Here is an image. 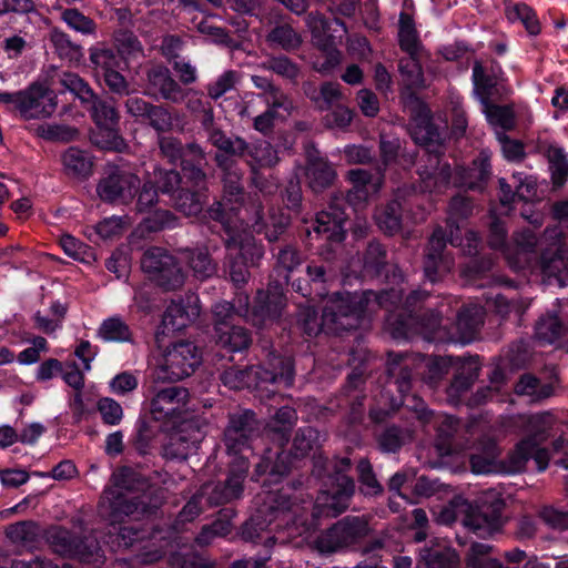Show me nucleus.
Listing matches in <instances>:
<instances>
[{
    "mask_svg": "<svg viewBox=\"0 0 568 568\" xmlns=\"http://www.w3.org/2000/svg\"><path fill=\"white\" fill-rule=\"evenodd\" d=\"M349 466L348 458L335 463L334 475L328 477L325 484L327 488L317 496L308 524L303 518L305 508L292 503L283 489L278 493L264 491L263 507L245 526L246 538L256 542L264 541L267 547L276 541L287 542L296 536H303L304 540H308L318 517H336L348 507L355 489L354 481L345 475Z\"/></svg>",
    "mask_w": 568,
    "mask_h": 568,
    "instance_id": "nucleus-1",
    "label": "nucleus"
},
{
    "mask_svg": "<svg viewBox=\"0 0 568 568\" xmlns=\"http://www.w3.org/2000/svg\"><path fill=\"white\" fill-rule=\"evenodd\" d=\"M403 303V290L392 288L377 295L372 291L362 293H336L325 301L322 322L311 305L304 306L298 313V325L310 336L322 329L338 334L357 328L364 317L379 307H394Z\"/></svg>",
    "mask_w": 568,
    "mask_h": 568,
    "instance_id": "nucleus-2",
    "label": "nucleus"
},
{
    "mask_svg": "<svg viewBox=\"0 0 568 568\" xmlns=\"http://www.w3.org/2000/svg\"><path fill=\"white\" fill-rule=\"evenodd\" d=\"M210 216L220 221L227 235L225 245L230 261V277L235 285H241L248 278V267L256 265L263 256V247L255 243L252 234L243 226L251 224L257 233L264 230L261 203L258 200H252L250 203L224 206L216 204L210 210Z\"/></svg>",
    "mask_w": 568,
    "mask_h": 568,
    "instance_id": "nucleus-3",
    "label": "nucleus"
},
{
    "mask_svg": "<svg viewBox=\"0 0 568 568\" xmlns=\"http://www.w3.org/2000/svg\"><path fill=\"white\" fill-rule=\"evenodd\" d=\"M254 413L245 410L230 417L229 426L224 433L225 445L229 454L233 455L231 469L223 487L206 484L200 494L193 496L183 507L179 515V521H191L202 511L201 500L206 496L210 505H219L239 498L243 491V483L248 469L246 456H239L248 449V440L254 433Z\"/></svg>",
    "mask_w": 568,
    "mask_h": 568,
    "instance_id": "nucleus-4",
    "label": "nucleus"
},
{
    "mask_svg": "<svg viewBox=\"0 0 568 568\" xmlns=\"http://www.w3.org/2000/svg\"><path fill=\"white\" fill-rule=\"evenodd\" d=\"M412 136L417 144L427 146V162L423 169H419L420 191L430 194H438L444 192L447 186L453 184L456 186L467 189H478L490 174L489 155L481 152L479 156L474 160L473 166L457 168L452 175L450 168L446 163H442L437 154H433L435 149H430L433 143L439 138V134L432 126L428 116L426 115L420 121L416 122L412 129Z\"/></svg>",
    "mask_w": 568,
    "mask_h": 568,
    "instance_id": "nucleus-5",
    "label": "nucleus"
},
{
    "mask_svg": "<svg viewBox=\"0 0 568 568\" xmlns=\"http://www.w3.org/2000/svg\"><path fill=\"white\" fill-rule=\"evenodd\" d=\"M423 298H425L424 292H412L403 305L408 313L407 317L402 318L400 316L395 318L394 315L387 317V327L390 329L394 338H409L414 334H423L428 341L460 344H468L475 338L476 332L484 320L485 310L481 305L469 304L458 312L456 321L457 335L455 336L448 333H440L442 328L446 326L443 325V318L438 313H430L429 317L423 320H418V317L412 314L410 307Z\"/></svg>",
    "mask_w": 568,
    "mask_h": 568,
    "instance_id": "nucleus-6",
    "label": "nucleus"
},
{
    "mask_svg": "<svg viewBox=\"0 0 568 568\" xmlns=\"http://www.w3.org/2000/svg\"><path fill=\"white\" fill-rule=\"evenodd\" d=\"M189 397L186 388L171 386L154 392L151 399V414L154 419L173 425L163 447L166 458L185 459L197 449L203 439L204 435L197 423L190 418Z\"/></svg>",
    "mask_w": 568,
    "mask_h": 568,
    "instance_id": "nucleus-7",
    "label": "nucleus"
},
{
    "mask_svg": "<svg viewBox=\"0 0 568 568\" xmlns=\"http://www.w3.org/2000/svg\"><path fill=\"white\" fill-rule=\"evenodd\" d=\"M530 435L520 440L508 458L507 470L510 473L521 471L532 460L538 471H544L549 463V454L540 447V443L556 432L564 430L557 418L550 413L536 414L527 420Z\"/></svg>",
    "mask_w": 568,
    "mask_h": 568,
    "instance_id": "nucleus-8",
    "label": "nucleus"
},
{
    "mask_svg": "<svg viewBox=\"0 0 568 568\" xmlns=\"http://www.w3.org/2000/svg\"><path fill=\"white\" fill-rule=\"evenodd\" d=\"M408 358L402 354L394 355L389 364L388 373L390 376L396 377L398 390L403 394V405L413 408L419 419L426 423H432L438 433L437 449L440 455H449L453 453V447L448 439L457 430L458 420L453 416L445 414H434L429 412L425 403L415 396H408L405 393L409 389L412 374L407 371V366H402V362Z\"/></svg>",
    "mask_w": 568,
    "mask_h": 568,
    "instance_id": "nucleus-9",
    "label": "nucleus"
},
{
    "mask_svg": "<svg viewBox=\"0 0 568 568\" xmlns=\"http://www.w3.org/2000/svg\"><path fill=\"white\" fill-rule=\"evenodd\" d=\"M140 481L130 468H121L112 475V486L104 490L100 508L112 523L121 521L123 516L145 511V505L136 496L129 494L139 489Z\"/></svg>",
    "mask_w": 568,
    "mask_h": 568,
    "instance_id": "nucleus-10",
    "label": "nucleus"
},
{
    "mask_svg": "<svg viewBox=\"0 0 568 568\" xmlns=\"http://www.w3.org/2000/svg\"><path fill=\"white\" fill-rule=\"evenodd\" d=\"M200 363L196 345L189 341L173 342L154 357L152 376L156 382H179L189 377Z\"/></svg>",
    "mask_w": 568,
    "mask_h": 568,
    "instance_id": "nucleus-11",
    "label": "nucleus"
},
{
    "mask_svg": "<svg viewBox=\"0 0 568 568\" xmlns=\"http://www.w3.org/2000/svg\"><path fill=\"white\" fill-rule=\"evenodd\" d=\"M236 315L244 317L257 328L271 326L280 318L286 305L281 283H271L267 291H258L254 306L250 310L247 294L237 293L232 303Z\"/></svg>",
    "mask_w": 568,
    "mask_h": 568,
    "instance_id": "nucleus-12",
    "label": "nucleus"
},
{
    "mask_svg": "<svg viewBox=\"0 0 568 568\" xmlns=\"http://www.w3.org/2000/svg\"><path fill=\"white\" fill-rule=\"evenodd\" d=\"M270 366L272 369L263 367H251L248 369H237L231 367L226 369L222 376V383L231 389H241L253 386V378H256L255 387L262 388L263 384H283L291 386L294 381V371L291 358L274 356Z\"/></svg>",
    "mask_w": 568,
    "mask_h": 568,
    "instance_id": "nucleus-13",
    "label": "nucleus"
},
{
    "mask_svg": "<svg viewBox=\"0 0 568 568\" xmlns=\"http://www.w3.org/2000/svg\"><path fill=\"white\" fill-rule=\"evenodd\" d=\"M212 143L219 148L220 152L216 154V161L220 168L225 172L224 174V196L222 202L217 204L231 205L245 203L242 195V186L240 183L241 173L234 166L232 155H244L247 149L246 143L242 139L234 141L225 136L220 131H214L210 135Z\"/></svg>",
    "mask_w": 568,
    "mask_h": 568,
    "instance_id": "nucleus-14",
    "label": "nucleus"
},
{
    "mask_svg": "<svg viewBox=\"0 0 568 568\" xmlns=\"http://www.w3.org/2000/svg\"><path fill=\"white\" fill-rule=\"evenodd\" d=\"M460 508L465 510L463 525L478 537H489L503 526L504 501L494 489L483 494L476 508L466 503H463Z\"/></svg>",
    "mask_w": 568,
    "mask_h": 568,
    "instance_id": "nucleus-15",
    "label": "nucleus"
},
{
    "mask_svg": "<svg viewBox=\"0 0 568 568\" xmlns=\"http://www.w3.org/2000/svg\"><path fill=\"white\" fill-rule=\"evenodd\" d=\"M505 239L506 230L504 224L499 220H494L490 224V246L503 252L510 267L523 270L528 266L534 255V247L537 244L536 235L531 231L518 233L511 246L506 244Z\"/></svg>",
    "mask_w": 568,
    "mask_h": 568,
    "instance_id": "nucleus-16",
    "label": "nucleus"
},
{
    "mask_svg": "<svg viewBox=\"0 0 568 568\" xmlns=\"http://www.w3.org/2000/svg\"><path fill=\"white\" fill-rule=\"evenodd\" d=\"M89 59L95 74L102 77L109 90L119 95L130 93V84L121 73L123 58L104 43H98L89 49Z\"/></svg>",
    "mask_w": 568,
    "mask_h": 568,
    "instance_id": "nucleus-17",
    "label": "nucleus"
},
{
    "mask_svg": "<svg viewBox=\"0 0 568 568\" xmlns=\"http://www.w3.org/2000/svg\"><path fill=\"white\" fill-rule=\"evenodd\" d=\"M371 532L365 517L347 516L320 536L316 547L321 552H333L359 544Z\"/></svg>",
    "mask_w": 568,
    "mask_h": 568,
    "instance_id": "nucleus-18",
    "label": "nucleus"
},
{
    "mask_svg": "<svg viewBox=\"0 0 568 568\" xmlns=\"http://www.w3.org/2000/svg\"><path fill=\"white\" fill-rule=\"evenodd\" d=\"M474 93L483 105V112L487 121L495 128L509 130L515 124V114L511 108L490 104L488 97L493 87L497 84V78L486 75L480 63H475L473 69Z\"/></svg>",
    "mask_w": 568,
    "mask_h": 568,
    "instance_id": "nucleus-19",
    "label": "nucleus"
},
{
    "mask_svg": "<svg viewBox=\"0 0 568 568\" xmlns=\"http://www.w3.org/2000/svg\"><path fill=\"white\" fill-rule=\"evenodd\" d=\"M141 266L152 280L166 290L180 287L184 282V273L175 257L160 247L145 251Z\"/></svg>",
    "mask_w": 568,
    "mask_h": 568,
    "instance_id": "nucleus-20",
    "label": "nucleus"
},
{
    "mask_svg": "<svg viewBox=\"0 0 568 568\" xmlns=\"http://www.w3.org/2000/svg\"><path fill=\"white\" fill-rule=\"evenodd\" d=\"M155 180L162 193H174V205L179 211L187 216L197 215L203 207L201 195L191 192L184 187L175 190V186L181 183L180 175L173 170H158L155 171Z\"/></svg>",
    "mask_w": 568,
    "mask_h": 568,
    "instance_id": "nucleus-21",
    "label": "nucleus"
},
{
    "mask_svg": "<svg viewBox=\"0 0 568 568\" xmlns=\"http://www.w3.org/2000/svg\"><path fill=\"white\" fill-rule=\"evenodd\" d=\"M57 97L43 84H31L21 91L19 112L26 119L48 118L54 113Z\"/></svg>",
    "mask_w": 568,
    "mask_h": 568,
    "instance_id": "nucleus-22",
    "label": "nucleus"
},
{
    "mask_svg": "<svg viewBox=\"0 0 568 568\" xmlns=\"http://www.w3.org/2000/svg\"><path fill=\"white\" fill-rule=\"evenodd\" d=\"M471 210L473 206L468 199L464 196H455L450 201L447 219V223L450 230V243L454 246H460L464 253L468 255L477 252L479 237L475 232L467 231L465 237L466 243H463L457 232L463 229L460 222L471 213Z\"/></svg>",
    "mask_w": 568,
    "mask_h": 568,
    "instance_id": "nucleus-23",
    "label": "nucleus"
},
{
    "mask_svg": "<svg viewBox=\"0 0 568 568\" xmlns=\"http://www.w3.org/2000/svg\"><path fill=\"white\" fill-rule=\"evenodd\" d=\"M446 240L442 227H437L428 242L424 261L425 277L434 283L437 282L453 267V260L445 253Z\"/></svg>",
    "mask_w": 568,
    "mask_h": 568,
    "instance_id": "nucleus-24",
    "label": "nucleus"
},
{
    "mask_svg": "<svg viewBox=\"0 0 568 568\" xmlns=\"http://www.w3.org/2000/svg\"><path fill=\"white\" fill-rule=\"evenodd\" d=\"M139 178L125 170H115L102 179L98 185L99 196L106 202H126L134 195Z\"/></svg>",
    "mask_w": 568,
    "mask_h": 568,
    "instance_id": "nucleus-25",
    "label": "nucleus"
},
{
    "mask_svg": "<svg viewBox=\"0 0 568 568\" xmlns=\"http://www.w3.org/2000/svg\"><path fill=\"white\" fill-rule=\"evenodd\" d=\"M201 312L199 297L189 295L180 302H172L165 310L162 318L163 333L176 332L186 327L199 317Z\"/></svg>",
    "mask_w": 568,
    "mask_h": 568,
    "instance_id": "nucleus-26",
    "label": "nucleus"
},
{
    "mask_svg": "<svg viewBox=\"0 0 568 568\" xmlns=\"http://www.w3.org/2000/svg\"><path fill=\"white\" fill-rule=\"evenodd\" d=\"M346 214L336 202L316 215L313 232L332 243H341L345 237Z\"/></svg>",
    "mask_w": 568,
    "mask_h": 568,
    "instance_id": "nucleus-27",
    "label": "nucleus"
},
{
    "mask_svg": "<svg viewBox=\"0 0 568 568\" xmlns=\"http://www.w3.org/2000/svg\"><path fill=\"white\" fill-rule=\"evenodd\" d=\"M348 179L353 184V189L348 192L347 202L354 210L362 207L382 186L379 173L372 175L361 169L351 170Z\"/></svg>",
    "mask_w": 568,
    "mask_h": 568,
    "instance_id": "nucleus-28",
    "label": "nucleus"
},
{
    "mask_svg": "<svg viewBox=\"0 0 568 568\" xmlns=\"http://www.w3.org/2000/svg\"><path fill=\"white\" fill-rule=\"evenodd\" d=\"M267 109L254 116V129L261 133H268L275 122L285 120L293 110L292 101L281 91H273L264 102Z\"/></svg>",
    "mask_w": 568,
    "mask_h": 568,
    "instance_id": "nucleus-29",
    "label": "nucleus"
},
{
    "mask_svg": "<svg viewBox=\"0 0 568 568\" xmlns=\"http://www.w3.org/2000/svg\"><path fill=\"white\" fill-rule=\"evenodd\" d=\"M149 91L160 94L172 102H181L185 98L183 89L173 80L168 68L154 65L148 72Z\"/></svg>",
    "mask_w": 568,
    "mask_h": 568,
    "instance_id": "nucleus-30",
    "label": "nucleus"
},
{
    "mask_svg": "<svg viewBox=\"0 0 568 568\" xmlns=\"http://www.w3.org/2000/svg\"><path fill=\"white\" fill-rule=\"evenodd\" d=\"M306 23L314 42L322 48L329 47L335 38H342L346 33V28L339 19L328 21L320 13H310Z\"/></svg>",
    "mask_w": 568,
    "mask_h": 568,
    "instance_id": "nucleus-31",
    "label": "nucleus"
},
{
    "mask_svg": "<svg viewBox=\"0 0 568 568\" xmlns=\"http://www.w3.org/2000/svg\"><path fill=\"white\" fill-rule=\"evenodd\" d=\"M516 192L506 183L505 179L499 180L500 185V203L506 212L510 210V204L516 197L524 201H531L536 196V179L531 175H524L523 173L513 174Z\"/></svg>",
    "mask_w": 568,
    "mask_h": 568,
    "instance_id": "nucleus-32",
    "label": "nucleus"
},
{
    "mask_svg": "<svg viewBox=\"0 0 568 568\" xmlns=\"http://www.w3.org/2000/svg\"><path fill=\"white\" fill-rule=\"evenodd\" d=\"M458 562V555L445 540L420 550L416 568H450Z\"/></svg>",
    "mask_w": 568,
    "mask_h": 568,
    "instance_id": "nucleus-33",
    "label": "nucleus"
},
{
    "mask_svg": "<svg viewBox=\"0 0 568 568\" xmlns=\"http://www.w3.org/2000/svg\"><path fill=\"white\" fill-rule=\"evenodd\" d=\"M305 176L314 192H322L333 183L336 172L326 159L308 153Z\"/></svg>",
    "mask_w": 568,
    "mask_h": 568,
    "instance_id": "nucleus-34",
    "label": "nucleus"
},
{
    "mask_svg": "<svg viewBox=\"0 0 568 568\" xmlns=\"http://www.w3.org/2000/svg\"><path fill=\"white\" fill-rule=\"evenodd\" d=\"M499 456L495 442L490 438H484L478 443L475 453H471L470 466L475 474H490L498 470L497 459Z\"/></svg>",
    "mask_w": 568,
    "mask_h": 568,
    "instance_id": "nucleus-35",
    "label": "nucleus"
},
{
    "mask_svg": "<svg viewBox=\"0 0 568 568\" xmlns=\"http://www.w3.org/2000/svg\"><path fill=\"white\" fill-rule=\"evenodd\" d=\"M540 270L548 283H552L555 278L559 285H565L568 280L566 252L560 247H557L555 253L545 252L541 256Z\"/></svg>",
    "mask_w": 568,
    "mask_h": 568,
    "instance_id": "nucleus-36",
    "label": "nucleus"
},
{
    "mask_svg": "<svg viewBox=\"0 0 568 568\" xmlns=\"http://www.w3.org/2000/svg\"><path fill=\"white\" fill-rule=\"evenodd\" d=\"M398 42L400 49L408 55L420 53L423 47L418 38L413 18L402 12L398 21Z\"/></svg>",
    "mask_w": 568,
    "mask_h": 568,
    "instance_id": "nucleus-37",
    "label": "nucleus"
},
{
    "mask_svg": "<svg viewBox=\"0 0 568 568\" xmlns=\"http://www.w3.org/2000/svg\"><path fill=\"white\" fill-rule=\"evenodd\" d=\"M62 163L67 174L77 178H85L92 170V159L89 153L73 146L63 153Z\"/></svg>",
    "mask_w": 568,
    "mask_h": 568,
    "instance_id": "nucleus-38",
    "label": "nucleus"
},
{
    "mask_svg": "<svg viewBox=\"0 0 568 568\" xmlns=\"http://www.w3.org/2000/svg\"><path fill=\"white\" fill-rule=\"evenodd\" d=\"M303 90L305 95L313 101L320 110H326L334 102L342 99V92L338 83H323L320 90H317L312 83H305Z\"/></svg>",
    "mask_w": 568,
    "mask_h": 568,
    "instance_id": "nucleus-39",
    "label": "nucleus"
},
{
    "mask_svg": "<svg viewBox=\"0 0 568 568\" xmlns=\"http://www.w3.org/2000/svg\"><path fill=\"white\" fill-rule=\"evenodd\" d=\"M182 258L189 264L197 278H207L216 272V265L210 258L206 248H186L182 251Z\"/></svg>",
    "mask_w": 568,
    "mask_h": 568,
    "instance_id": "nucleus-40",
    "label": "nucleus"
},
{
    "mask_svg": "<svg viewBox=\"0 0 568 568\" xmlns=\"http://www.w3.org/2000/svg\"><path fill=\"white\" fill-rule=\"evenodd\" d=\"M404 192V190H399L394 201L375 213L376 223L385 233L395 234L400 229V215L398 212L402 205L398 203V199H404L402 195Z\"/></svg>",
    "mask_w": 568,
    "mask_h": 568,
    "instance_id": "nucleus-41",
    "label": "nucleus"
},
{
    "mask_svg": "<svg viewBox=\"0 0 568 568\" xmlns=\"http://www.w3.org/2000/svg\"><path fill=\"white\" fill-rule=\"evenodd\" d=\"M546 156L549 163L552 183L562 186L568 180V158L565 151L554 144L547 146Z\"/></svg>",
    "mask_w": 568,
    "mask_h": 568,
    "instance_id": "nucleus-42",
    "label": "nucleus"
},
{
    "mask_svg": "<svg viewBox=\"0 0 568 568\" xmlns=\"http://www.w3.org/2000/svg\"><path fill=\"white\" fill-rule=\"evenodd\" d=\"M217 343L230 352H241L248 347L251 337L248 332L241 326H227L216 332Z\"/></svg>",
    "mask_w": 568,
    "mask_h": 568,
    "instance_id": "nucleus-43",
    "label": "nucleus"
},
{
    "mask_svg": "<svg viewBox=\"0 0 568 568\" xmlns=\"http://www.w3.org/2000/svg\"><path fill=\"white\" fill-rule=\"evenodd\" d=\"M92 142L103 150L121 152L125 149V142L118 131V125L97 128L91 135Z\"/></svg>",
    "mask_w": 568,
    "mask_h": 568,
    "instance_id": "nucleus-44",
    "label": "nucleus"
},
{
    "mask_svg": "<svg viewBox=\"0 0 568 568\" xmlns=\"http://www.w3.org/2000/svg\"><path fill=\"white\" fill-rule=\"evenodd\" d=\"M271 45L284 50H295L302 43V37L291 26L282 24L271 30L267 36Z\"/></svg>",
    "mask_w": 568,
    "mask_h": 568,
    "instance_id": "nucleus-45",
    "label": "nucleus"
},
{
    "mask_svg": "<svg viewBox=\"0 0 568 568\" xmlns=\"http://www.w3.org/2000/svg\"><path fill=\"white\" fill-rule=\"evenodd\" d=\"M98 335L105 342H128L131 338L129 326L118 316L104 320L98 331Z\"/></svg>",
    "mask_w": 568,
    "mask_h": 568,
    "instance_id": "nucleus-46",
    "label": "nucleus"
},
{
    "mask_svg": "<svg viewBox=\"0 0 568 568\" xmlns=\"http://www.w3.org/2000/svg\"><path fill=\"white\" fill-rule=\"evenodd\" d=\"M270 459L271 456H267L257 465L256 474L262 475L267 473V483L276 484L290 469L288 455L284 452L276 453V460L272 465L270 464Z\"/></svg>",
    "mask_w": 568,
    "mask_h": 568,
    "instance_id": "nucleus-47",
    "label": "nucleus"
},
{
    "mask_svg": "<svg viewBox=\"0 0 568 568\" xmlns=\"http://www.w3.org/2000/svg\"><path fill=\"white\" fill-rule=\"evenodd\" d=\"M189 152L193 155L191 160L195 161V164H191L187 159L182 160V170L184 178L187 179L185 184L189 182L196 187H200L204 182L205 174L201 170V165L204 161V155L199 146L191 145Z\"/></svg>",
    "mask_w": 568,
    "mask_h": 568,
    "instance_id": "nucleus-48",
    "label": "nucleus"
},
{
    "mask_svg": "<svg viewBox=\"0 0 568 568\" xmlns=\"http://www.w3.org/2000/svg\"><path fill=\"white\" fill-rule=\"evenodd\" d=\"M399 72L407 87L420 88L424 85L419 53L402 59L399 61Z\"/></svg>",
    "mask_w": 568,
    "mask_h": 568,
    "instance_id": "nucleus-49",
    "label": "nucleus"
},
{
    "mask_svg": "<svg viewBox=\"0 0 568 568\" xmlns=\"http://www.w3.org/2000/svg\"><path fill=\"white\" fill-rule=\"evenodd\" d=\"M565 328L555 314L541 317L536 325V337L548 344L555 343L564 334Z\"/></svg>",
    "mask_w": 568,
    "mask_h": 568,
    "instance_id": "nucleus-50",
    "label": "nucleus"
},
{
    "mask_svg": "<svg viewBox=\"0 0 568 568\" xmlns=\"http://www.w3.org/2000/svg\"><path fill=\"white\" fill-rule=\"evenodd\" d=\"M518 395L528 396L531 402L550 396L552 389L549 385H540L531 375H524L515 387Z\"/></svg>",
    "mask_w": 568,
    "mask_h": 568,
    "instance_id": "nucleus-51",
    "label": "nucleus"
},
{
    "mask_svg": "<svg viewBox=\"0 0 568 568\" xmlns=\"http://www.w3.org/2000/svg\"><path fill=\"white\" fill-rule=\"evenodd\" d=\"M89 103H91V115L97 128L118 125L119 115L112 104L98 99L97 95H94V100Z\"/></svg>",
    "mask_w": 568,
    "mask_h": 568,
    "instance_id": "nucleus-52",
    "label": "nucleus"
},
{
    "mask_svg": "<svg viewBox=\"0 0 568 568\" xmlns=\"http://www.w3.org/2000/svg\"><path fill=\"white\" fill-rule=\"evenodd\" d=\"M61 19L70 29L83 36H92L95 33L97 24L94 21L77 9L63 10Z\"/></svg>",
    "mask_w": 568,
    "mask_h": 568,
    "instance_id": "nucleus-53",
    "label": "nucleus"
},
{
    "mask_svg": "<svg viewBox=\"0 0 568 568\" xmlns=\"http://www.w3.org/2000/svg\"><path fill=\"white\" fill-rule=\"evenodd\" d=\"M245 153L252 159L251 165L253 170H255V165L261 168L272 166L278 160L276 151L266 141H260L250 148L247 146Z\"/></svg>",
    "mask_w": 568,
    "mask_h": 568,
    "instance_id": "nucleus-54",
    "label": "nucleus"
},
{
    "mask_svg": "<svg viewBox=\"0 0 568 568\" xmlns=\"http://www.w3.org/2000/svg\"><path fill=\"white\" fill-rule=\"evenodd\" d=\"M60 83L63 88L75 97H78L83 103H89L94 100V92L90 85L78 74L65 72L60 78Z\"/></svg>",
    "mask_w": 568,
    "mask_h": 568,
    "instance_id": "nucleus-55",
    "label": "nucleus"
},
{
    "mask_svg": "<svg viewBox=\"0 0 568 568\" xmlns=\"http://www.w3.org/2000/svg\"><path fill=\"white\" fill-rule=\"evenodd\" d=\"M491 547L487 544L475 542L471 545L467 565L470 568H501V565L489 557Z\"/></svg>",
    "mask_w": 568,
    "mask_h": 568,
    "instance_id": "nucleus-56",
    "label": "nucleus"
},
{
    "mask_svg": "<svg viewBox=\"0 0 568 568\" xmlns=\"http://www.w3.org/2000/svg\"><path fill=\"white\" fill-rule=\"evenodd\" d=\"M50 40L60 57L69 60L80 57L81 47L74 44L67 33L54 29L50 33Z\"/></svg>",
    "mask_w": 568,
    "mask_h": 568,
    "instance_id": "nucleus-57",
    "label": "nucleus"
},
{
    "mask_svg": "<svg viewBox=\"0 0 568 568\" xmlns=\"http://www.w3.org/2000/svg\"><path fill=\"white\" fill-rule=\"evenodd\" d=\"M295 420L296 412L288 406H284L276 412L272 424V429L274 433L280 435L281 440L286 442L288 439V432L291 430Z\"/></svg>",
    "mask_w": 568,
    "mask_h": 568,
    "instance_id": "nucleus-58",
    "label": "nucleus"
},
{
    "mask_svg": "<svg viewBox=\"0 0 568 568\" xmlns=\"http://www.w3.org/2000/svg\"><path fill=\"white\" fill-rule=\"evenodd\" d=\"M454 364L455 362L452 357H434L428 359L422 358L418 366L428 368L427 378L433 383L447 374Z\"/></svg>",
    "mask_w": 568,
    "mask_h": 568,
    "instance_id": "nucleus-59",
    "label": "nucleus"
},
{
    "mask_svg": "<svg viewBox=\"0 0 568 568\" xmlns=\"http://www.w3.org/2000/svg\"><path fill=\"white\" fill-rule=\"evenodd\" d=\"M359 480L362 484V491L366 495H376L382 491L375 475L373 474L372 466L368 460H361L357 466Z\"/></svg>",
    "mask_w": 568,
    "mask_h": 568,
    "instance_id": "nucleus-60",
    "label": "nucleus"
},
{
    "mask_svg": "<svg viewBox=\"0 0 568 568\" xmlns=\"http://www.w3.org/2000/svg\"><path fill=\"white\" fill-rule=\"evenodd\" d=\"M237 81L236 72L225 71L217 79L209 84L207 93L211 99L217 100L223 94L232 90Z\"/></svg>",
    "mask_w": 568,
    "mask_h": 568,
    "instance_id": "nucleus-61",
    "label": "nucleus"
},
{
    "mask_svg": "<svg viewBox=\"0 0 568 568\" xmlns=\"http://www.w3.org/2000/svg\"><path fill=\"white\" fill-rule=\"evenodd\" d=\"M98 409L105 424L116 425L123 417V410L121 405L112 398L104 397L98 403Z\"/></svg>",
    "mask_w": 568,
    "mask_h": 568,
    "instance_id": "nucleus-62",
    "label": "nucleus"
},
{
    "mask_svg": "<svg viewBox=\"0 0 568 568\" xmlns=\"http://www.w3.org/2000/svg\"><path fill=\"white\" fill-rule=\"evenodd\" d=\"M300 255L294 248L286 247L278 253L277 272H280V275L285 283L288 282L290 273L300 264Z\"/></svg>",
    "mask_w": 568,
    "mask_h": 568,
    "instance_id": "nucleus-63",
    "label": "nucleus"
},
{
    "mask_svg": "<svg viewBox=\"0 0 568 568\" xmlns=\"http://www.w3.org/2000/svg\"><path fill=\"white\" fill-rule=\"evenodd\" d=\"M264 65L266 69L290 80H293L298 75L297 65L284 55L272 58Z\"/></svg>",
    "mask_w": 568,
    "mask_h": 568,
    "instance_id": "nucleus-64",
    "label": "nucleus"
}]
</instances>
